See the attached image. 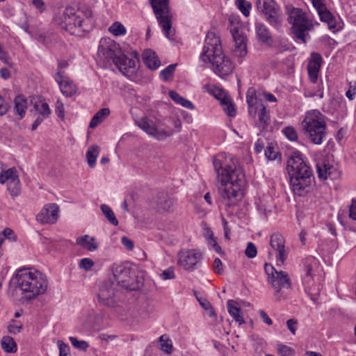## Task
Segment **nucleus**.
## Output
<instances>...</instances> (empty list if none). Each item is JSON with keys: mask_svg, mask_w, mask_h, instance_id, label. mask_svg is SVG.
I'll list each match as a JSON object with an SVG mask.
<instances>
[{"mask_svg": "<svg viewBox=\"0 0 356 356\" xmlns=\"http://www.w3.org/2000/svg\"><path fill=\"white\" fill-rule=\"evenodd\" d=\"M213 166L218 180L220 182L218 191L221 197L228 206L235 204L243 197L245 175L241 168L237 165L236 159L222 154L214 159Z\"/></svg>", "mask_w": 356, "mask_h": 356, "instance_id": "obj_1", "label": "nucleus"}, {"mask_svg": "<svg viewBox=\"0 0 356 356\" xmlns=\"http://www.w3.org/2000/svg\"><path fill=\"white\" fill-rule=\"evenodd\" d=\"M286 170L293 193L298 196L306 195L312 188L314 177L311 167L301 152L296 151L289 156Z\"/></svg>", "mask_w": 356, "mask_h": 356, "instance_id": "obj_2", "label": "nucleus"}, {"mask_svg": "<svg viewBox=\"0 0 356 356\" xmlns=\"http://www.w3.org/2000/svg\"><path fill=\"white\" fill-rule=\"evenodd\" d=\"M200 59L204 63H210L214 73L221 78L232 74L234 68L229 58L222 52L219 36L211 31L207 34Z\"/></svg>", "mask_w": 356, "mask_h": 356, "instance_id": "obj_3", "label": "nucleus"}, {"mask_svg": "<svg viewBox=\"0 0 356 356\" xmlns=\"http://www.w3.org/2000/svg\"><path fill=\"white\" fill-rule=\"evenodd\" d=\"M92 17V11L89 7L76 8L69 6L55 15L54 22L71 35H80L86 31Z\"/></svg>", "mask_w": 356, "mask_h": 356, "instance_id": "obj_4", "label": "nucleus"}, {"mask_svg": "<svg viewBox=\"0 0 356 356\" xmlns=\"http://www.w3.org/2000/svg\"><path fill=\"white\" fill-rule=\"evenodd\" d=\"M10 283L18 287L25 298L29 300L44 293L48 284L46 277L42 273L26 268L17 270L11 278Z\"/></svg>", "mask_w": 356, "mask_h": 356, "instance_id": "obj_5", "label": "nucleus"}, {"mask_svg": "<svg viewBox=\"0 0 356 356\" xmlns=\"http://www.w3.org/2000/svg\"><path fill=\"white\" fill-rule=\"evenodd\" d=\"M302 127L313 143L320 145L323 143L325 136L326 124L324 115L319 111L307 112Z\"/></svg>", "mask_w": 356, "mask_h": 356, "instance_id": "obj_6", "label": "nucleus"}, {"mask_svg": "<svg viewBox=\"0 0 356 356\" xmlns=\"http://www.w3.org/2000/svg\"><path fill=\"white\" fill-rule=\"evenodd\" d=\"M111 271L115 284L118 287L135 291L140 288V283L136 275L135 270L127 264H114Z\"/></svg>", "mask_w": 356, "mask_h": 356, "instance_id": "obj_7", "label": "nucleus"}, {"mask_svg": "<svg viewBox=\"0 0 356 356\" xmlns=\"http://www.w3.org/2000/svg\"><path fill=\"white\" fill-rule=\"evenodd\" d=\"M289 20L292 24L291 31L296 40L306 43L310 38L308 32L313 29L314 26L307 19L305 13L300 8H293L289 13Z\"/></svg>", "mask_w": 356, "mask_h": 356, "instance_id": "obj_8", "label": "nucleus"}, {"mask_svg": "<svg viewBox=\"0 0 356 356\" xmlns=\"http://www.w3.org/2000/svg\"><path fill=\"white\" fill-rule=\"evenodd\" d=\"M150 3L165 35L170 39L172 16L170 12L169 0H150Z\"/></svg>", "mask_w": 356, "mask_h": 356, "instance_id": "obj_9", "label": "nucleus"}, {"mask_svg": "<svg viewBox=\"0 0 356 356\" xmlns=\"http://www.w3.org/2000/svg\"><path fill=\"white\" fill-rule=\"evenodd\" d=\"M118 290L119 287L115 282L110 280L100 283L97 293L99 302L110 308H115L118 305Z\"/></svg>", "mask_w": 356, "mask_h": 356, "instance_id": "obj_10", "label": "nucleus"}, {"mask_svg": "<svg viewBox=\"0 0 356 356\" xmlns=\"http://www.w3.org/2000/svg\"><path fill=\"white\" fill-rule=\"evenodd\" d=\"M256 6L272 26L279 27L281 25L280 8L274 0H257Z\"/></svg>", "mask_w": 356, "mask_h": 356, "instance_id": "obj_11", "label": "nucleus"}, {"mask_svg": "<svg viewBox=\"0 0 356 356\" xmlns=\"http://www.w3.org/2000/svg\"><path fill=\"white\" fill-rule=\"evenodd\" d=\"M265 271L268 275V282L275 289V294L280 293L281 289H290L291 280L286 272L277 270L272 265L266 264Z\"/></svg>", "mask_w": 356, "mask_h": 356, "instance_id": "obj_12", "label": "nucleus"}, {"mask_svg": "<svg viewBox=\"0 0 356 356\" xmlns=\"http://www.w3.org/2000/svg\"><path fill=\"white\" fill-rule=\"evenodd\" d=\"M136 124L147 134L159 140H165L173 134L172 129L158 128L155 126L154 122L147 118H143L136 121Z\"/></svg>", "mask_w": 356, "mask_h": 356, "instance_id": "obj_13", "label": "nucleus"}, {"mask_svg": "<svg viewBox=\"0 0 356 356\" xmlns=\"http://www.w3.org/2000/svg\"><path fill=\"white\" fill-rule=\"evenodd\" d=\"M0 183L6 184L7 189L12 196H17L21 190L17 171L15 168L3 171L0 175Z\"/></svg>", "mask_w": 356, "mask_h": 356, "instance_id": "obj_14", "label": "nucleus"}, {"mask_svg": "<svg viewBox=\"0 0 356 356\" xmlns=\"http://www.w3.org/2000/svg\"><path fill=\"white\" fill-rule=\"evenodd\" d=\"M121 52L119 44L113 40L109 38L101 40L98 47L99 57L104 58L108 62L112 60L113 63L115 58H118Z\"/></svg>", "mask_w": 356, "mask_h": 356, "instance_id": "obj_15", "label": "nucleus"}, {"mask_svg": "<svg viewBox=\"0 0 356 356\" xmlns=\"http://www.w3.org/2000/svg\"><path fill=\"white\" fill-rule=\"evenodd\" d=\"M305 268V273L303 277V283L305 287V291H307L311 296H316L318 293L319 289H313L311 286L313 277L314 275V268L317 267V262L314 257H309L307 258L304 262Z\"/></svg>", "mask_w": 356, "mask_h": 356, "instance_id": "obj_16", "label": "nucleus"}, {"mask_svg": "<svg viewBox=\"0 0 356 356\" xmlns=\"http://www.w3.org/2000/svg\"><path fill=\"white\" fill-rule=\"evenodd\" d=\"M271 248L277 252L276 258L278 266L284 264L287 258L288 252L285 248V240L280 233H274L270 237Z\"/></svg>", "mask_w": 356, "mask_h": 356, "instance_id": "obj_17", "label": "nucleus"}, {"mask_svg": "<svg viewBox=\"0 0 356 356\" xmlns=\"http://www.w3.org/2000/svg\"><path fill=\"white\" fill-rule=\"evenodd\" d=\"M179 264L186 270H193L202 259V254L195 250L181 251L178 254Z\"/></svg>", "mask_w": 356, "mask_h": 356, "instance_id": "obj_18", "label": "nucleus"}, {"mask_svg": "<svg viewBox=\"0 0 356 356\" xmlns=\"http://www.w3.org/2000/svg\"><path fill=\"white\" fill-rule=\"evenodd\" d=\"M113 63L124 76H131L136 72V60L129 58L122 52L115 58Z\"/></svg>", "mask_w": 356, "mask_h": 356, "instance_id": "obj_19", "label": "nucleus"}, {"mask_svg": "<svg viewBox=\"0 0 356 356\" xmlns=\"http://www.w3.org/2000/svg\"><path fill=\"white\" fill-rule=\"evenodd\" d=\"M58 211L56 204H46L36 216V219L42 224H54L58 219Z\"/></svg>", "mask_w": 356, "mask_h": 356, "instance_id": "obj_20", "label": "nucleus"}, {"mask_svg": "<svg viewBox=\"0 0 356 356\" xmlns=\"http://www.w3.org/2000/svg\"><path fill=\"white\" fill-rule=\"evenodd\" d=\"M232 34L235 43L233 54L235 56L242 58L246 56L248 52L246 38L238 28H234L232 30Z\"/></svg>", "mask_w": 356, "mask_h": 356, "instance_id": "obj_21", "label": "nucleus"}, {"mask_svg": "<svg viewBox=\"0 0 356 356\" xmlns=\"http://www.w3.org/2000/svg\"><path fill=\"white\" fill-rule=\"evenodd\" d=\"M54 79L59 85L60 92L63 95L70 97L76 93V86L67 76L58 72L55 74Z\"/></svg>", "mask_w": 356, "mask_h": 356, "instance_id": "obj_22", "label": "nucleus"}, {"mask_svg": "<svg viewBox=\"0 0 356 356\" xmlns=\"http://www.w3.org/2000/svg\"><path fill=\"white\" fill-rule=\"evenodd\" d=\"M316 172L319 179L326 180L330 177L333 179L332 176L336 172V168L325 159L318 161L316 165Z\"/></svg>", "mask_w": 356, "mask_h": 356, "instance_id": "obj_23", "label": "nucleus"}, {"mask_svg": "<svg viewBox=\"0 0 356 356\" xmlns=\"http://www.w3.org/2000/svg\"><path fill=\"white\" fill-rule=\"evenodd\" d=\"M255 33L259 42L268 47L272 45L273 39L266 25L262 22H256Z\"/></svg>", "mask_w": 356, "mask_h": 356, "instance_id": "obj_24", "label": "nucleus"}, {"mask_svg": "<svg viewBox=\"0 0 356 356\" xmlns=\"http://www.w3.org/2000/svg\"><path fill=\"white\" fill-rule=\"evenodd\" d=\"M246 101L248 105L249 114L252 117H255L258 105L263 103L257 95L256 90L254 88H248L246 93Z\"/></svg>", "mask_w": 356, "mask_h": 356, "instance_id": "obj_25", "label": "nucleus"}, {"mask_svg": "<svg viewBox=\"0 0 356 356\" xmlns=\"http://www.w3.org/2000/svg\"><path fill=\"white\" fill-rule=\"evenodd\" d=\"M145 64L150 70H156L160 66V60L156 53L150 49H145L143 53Z\"/></svg>", "mask_w": 356, "mask_h": 356, "instance_id": "obj_26", "label": "nucleus"}, {"mask_svg": "<svg viewBox=\"0 0 356 356\" xmlns=\"http://www.w3.org/2000/svg\"><path fill=\"white\" fill-rule=\"evenodd\" d=\"M227 310L229 315L235 320L236 322L241 325L245 323L243 316L241 315V309L237 302L233 300L227 301Z\"/></svg>", "mask_w": 356, "mask_h": 356, "instance_id": "obj_27", "label": "nucleus"}, {"mask_svg": "<svg viewBox=\"0 0 356 356\" xmlns=\"http://www.w3.org/2000/svg\"><path fill=\"white\" fill-rule=\"evenodd\" d=\"M318 15L321 21L327 23L330 30L341 29V26L338 25V19L327 8L319 13Z\"/></svg>", "mask_w": 356, "mask_h": 356, "instance_id": "obj_28", "label": "nucleus"}, {"mask_svg": "<svg viewBox=\"0 0 356 356\" xmlns=\"http://www.w3.org/2000/svg\"><path fill=\"white\" fill-rule=\"evenodd\" d=\"M14 109L21 120L26 114L27 109V100L23 95H17L14 99Z\"/></svg>", "mask_w": 356, "mask_h": 356, "instance_id": "obj_29", "label": "nucleus"}, {"mask_svg": "<svg viewBox=\"0 0 356 356\" xmlns=\"http://www.w3.org/2000/svg\"><path fill=\"white\" fill-rule=\"evenodd\" d=\"M259 116V124L262 129H265L270 121L269 111H268L266 106L263 104H259L257 107V112Z\"/></svg>", "mask_w": 356, "mask_h": 356, "instance_id": "obj_30", "label": "nucleus"}, {"mask_svg": "<svg viewBox=\"0 0 356 356\" xmlns=\"http://www.w3.org/2000/svg\"><path fill=\"white\" fill-rule=\"evenodd\" d=\"M110 114V110L108 108H103L98 111L92 117L89 127L90 128L96 127L99 124L102 122Z\"/></svg>", "mask_w": 356, "mask_h": 356, "instance_id": "obj_31", "label": "nucleus"}, {"mask_svg": "<svg viewBox=\"0 0 356 356\" xmlns=\"http://www.w3.org/2000/svg\"><path fill=\"white\" fill-rule=\"evenodd\" d=\"M100 148L98 145L90 146L86 152V158L88 165L94 168L96 164V159L99 154Z\"/></svg>", "mask_w": 356, "mask_h": 356, "instance_id": "obj_32", "label": "nucleus"}, {"mask_svg": "<svg viewBox=\"0 0 356 356\" xmlns=\"http://www.w3.org/2000/svg\"><path fill=\"white\" fill-rule=\"evenodd\" d=\"M322 64V57L320 54L313 52L307 65V70L319 72Z\"/></svg>", "mask_w": 356, "mask_h": 356, "instance_id": "obj_33", "label": "nucleus"}, {"mask_svg": "<svg viewBox=\"0 0 356 356\" xmlns=\"http://www.w3.org/2000/svg\"><path fill=\"white\" fill-rule=\"evenodd\" d=\"M170 97L176 103L181 105L183 107L193 110L194 109V106L193 103L181 97L179 94H178L175 91H170L169 92Z\"/></svg>", "mask_w": 356, "mask_h": 356, "instance_id": "obj_34", "label": "nucleus"}, {"mask_svg": "<svg viewBox=\"0 0 356 356\" xmlns=\"http://www.w3.org/2000/svg\"><path fill=\"white\" fill-rule=\"evenodd\" d=\"M76 243L90 251H94L97 248V244L94 243V238H90L88 235L77 238Z\"/></svg>", "mask_w": 356, "mask_h": 356, "instance_id": "obj_35", "label": "nucleus"}, {"mask_svg": "<svg viewBox=\"0 0 356 356\" xmlns=\"http://www.w3.org/2000/svg\"><path fill=\"white\" fill-rule=\"evenodd\" d=\"M1 343L2 349L6 353H15L17 350V344L11 337H3Z\"/></svg>", "mask_w": 356, "mask_h": 356, "instance_id": "obj_36", "label": "nucleus"}, {"mask_svg": "<svg viewBox=\"0 0 356 356\" xmlns=\"http://www.w3.org/2000/svg\"><path fill=\"white\" fill-rule=\"evenodd\" d=\"M34 109L44 118H48L51 113V110L47 103L37 100L33 103Z\"/></svg>", "mask_w": 356, "mask_h": 356, "instance_id": "obj_37", "label": "nucleus"}, {"mask_svg": "<svg viewBox=\"0 0 356 356\" xmlns=\"http://www.w3.org/2000/svg\"><path fill=\"white\" fill-rule=\"evenodd\" d=\"M161 349L167 354H170L172 351L173 346L171 339L166 335H161L159 338Z\"/></svg>", "mask_w": 356, "mask_h": 356, "instance_id": "obj_38", "label": "nucleus"}, {"mask_svg": "<svg viewBox=\"0 0 356 356\" xmlns=\"http://www.w3.org/2000/svg\"><path fill=\"white\" fill-rule=\"evenodd\" d=\"M101 210L111 224L114 226H117L118 225V220H117L114 212L109 206L107 204H102Z\"/></svg>", "mask_w": 356, "mask_h": 356, "instance_id": "obj_39", "label": "nucleus"}, {"mask_svg": "<svg viewBox=\"0 0 356 356\" xmlns=\"http://www.w3.org/2000/svg\"><path fill=\"white\" fill-rule=\"evenodd\" d=\"M266 157L270 161L281 160V154L277 152L272 144H268L265 150Z\"/></svg>", "mask_w": 356, "mask_h": 356, "instance_id": "obj_40", "label": "nucleus"}, {"mask_svg": "<svg viewBox=\"0 0 356 356\" xmlns=\"http://www.w3.org/2000/svg\"><path fill=\"white\" fill-rule=\"evenodd\" d=\"M221 104L224 106L223 109L229 116L234 117L236 115V110L228 97H223Z\"/></svg>", "mask_w": 356, "mask_h": 356, "instance_id": "obj_41", "label": "nucleus"}, {"mask_svg": "<svg viewBox=\"0 0 356 356\" xmlns=\"http://www.w3.org/2000/svg\"><path fill=\"white\" fill-rule=\"evenodd\" d=\"M109 31L114 35L118 36L124 35L126 29L120 22H116L110 26Z\"/></svg>", "mask_w": 356, "mask_h": 356, "instance_id": "obj_42", "label": "nucleus"}, {"mask_svg": "<svg viewBox=\"0 0 356 356\" xmlns=\"http://www.w3.org/2000/svg\"><path fill=\"white\" fill-rule=\"evenodd\" d=\"M176 66V64H171L166 67L164 70H163L160 72L161 79L163 81H168V79H170L175 72Z\"/></svg>", "mask_w": 356, "mask_h": 356, "instance_id": "obj_43", "label": "nucleus"}, {"mask_svg": "<svg viewBox=\"0 0 356 356\" xmlns=\"http://www.w3.org/2000/svg\"><path fill=\"white\" fill-rule=\"evenodd\" d=\"M238 9L245 16L250 15V10L252 8V5L250 2L245 0H236Z\"/></svg>", "mask_w": 356, "mask_h": 356, "instance_id": "obj_44", "label": "nucleus"}, {"mask_svg": "<svg viewBox=\"0 0 356 356\" xmlns=\"http://www.w3.org/2000/svg\"><path fill=\"white\" fill-rule=\"evenodd\" d=\"M277 353L280 356H294L295 350L292 348L284 344L277 346Z\"/></svg>", "mask_w": 356, "mask_h": 356, "instance_id": "obj_45", "label": "nucleus"}, {"mask_svg": "<svg viewBox=\"0 0 356 356\" xmlns=\"http://www.w3.org/2000/svg\"><path fill=\"white\" fill-rule=\"evenodd\" d=\"M22 324L16 320H12L8 325V331L9 333L16 334L21 332Z\"/></svg>", "mask_w": 356, "mask_h": 356, "instance_id": "obj_46", "label": "nucleus"}, {"mask_svg": "<svg viewBox=\"0 0 356 356\" xmlns=\"http://www.w3.org/2000/svg\"><path fill=\"white\" fill-rule=\"evenodd\" d=\"M158 205L159 208L162 209L163 210L169 211L173 205V201L170 197L160 198L158 202Z\"/></svg>", "mask_w": 356, "mask_h": 356, "instance_id": "obj_47", "label": "nucleus"}, {"mask_svg": "<svg viewBox=\"0 0 356 356\" xmlns=\"http://www.w3.org/2000/svg\"><path fill=\"white\" fill-rule=\"evenodd\" d=\"M70 341L74 348H79L80 350H86L88 347V344L86 341H79L76 337H70Z\"/></svg>", "mask_w": 356, "mask_h": 356, "instance_id": "obj_48", "label": "nucleus"}, {"mask_svg": "<svg viewBox=\"0 0 356 356\" xmlns=\"http://www.w3.org/2000/svg\"><path fill=\"white\" fill-rule=\"evenodd\" d=\"M207 235L208 236L209 244L214 248L216 252H217L218 253L220 252L221 248L220 245H218L215 238L213 237V232H211V229H207Z\"/></svg>", "mask_w": 356, "mask_h": 356, "instance_id": "obj_49", "label": "nucleus"}, {"mask_svg": "<svg viewBox=\"0 0 356 356\" xmlns=\"http://www.w3.org/2000/svg\"><path fill=\"white\" fill-rule=\"evenodd\" d=\"M245 254L247 257L252 259L257 256V250L254 244L252 242L248 243Z\"/></svg>", "mask_w": 356, "mask_h": 356, "instance_id": "obj_50", "label": "nucleus"}, {"mask_svg": "<svg viewBox=\"0 0 356 356\" xmlns=\"http://www.w3.org/2000/svg\"><path fill=\"white\" fill-rule=\"evenodd\" d=\"M283 132L286 137L291 141H294L298 138L296 131L291 127L284 128Z\"/></svg>", "mask_w": 356, "mask_h": 356, "instance_id": "obj_51", "label": "nucleus"}, {"mask_svg": "<svg viewBox=\"0 0 356 356\" xmlns=\"http://www.w3.org/2000/svg\"><path fill=\"white\" fill-rule=\"evenodd\" d=\"M57 344L59 348V356H69V346L60 340L58 341Z\"/></svg>", "mask_w": 356, "mask_h": 356, "instance_id": "obj_52", "label": "nucleus"}, {"mask_svg": "<svg viewBox=\"0 0 356 356\" xmlns=\"http://www.w3.org/2000/svg\"><path fill=\"white\" fill-rule=\"evenodd\" d=\"M160 277L163 280L174 279L175 277L174 268L169 267L164 270L162 273H161Z\"/></svg>", "mask_w": 356, "mask_h": 356, "instance_id": "obj_53", "label": "nucleus"}, {"mask_svg": "<svg viewBox=\"0 0 356 356\" xmlns=\"http://www.w3.org/2000/svg\"><path fill=\"white\" fill-rule=\"evenodd\" d=\"M313 6L317 10L318 14L327 9V6L325 3V0H311Z\"/></svg>", "mask_w": 356, "mask_h": 356, "instance_id": "obj_54", "label": "nucleus"}, {"mask_svg": "<svg viewBox=\"0 0 356 356\" xmlns=\"http://www.w3.org/2000/svg\"><path fill=\"white\" fill-rule=\"evenodd\" d=\"M94 266V261L89 258L82 259L79 262V267L81 269L88 270Z\"/></svg>", "mask_w": 356, "mask_h": 356, "instance_id": "obj_55", "label": "nucleus"}, {"mask_svg": "<svg viewBox=\"0 0 356 356\" xmlns=\"http://www.w3.org/2000/svg\"><path fill=\"white\" fill-rule=\"evenodd\" d=\"M213 271L218 274L222 275L223 273V265L221 260L219 258H216L213 264Z\"/></svg>", "mask_w": 356, "mask_h": 356, "instance_id": "obj_56", "label": "nucleus"}, {"mask_svg": "<svg viewBox=\"0 0 356 356\" xmlns=\"http://www.w3.org/2000/svg\"><path fill=\"white\" fill-rule=\"evenodd\" d=\"M55 112L58 118L63 119L65 116L64 106L61 101L57 100Z\"/></svg>", "mask_w": 356, "mask_h": 356, "instance_id": "obj_57", "label": "nucleus"}, {"mask_svg": "<svg viewBox=\"0 0 356 356\" xmlns=\"http://www.w3.org/2000/svg\"><path fill=\"white\" fill-rule=\"evenodd\" d=\"M297 325L298 321L294 318H291L286 321V326L293 335L296 333Z\"/></svg>", "mask_w": 356, "mask_h": 356, "instance_id": "obj_58", "label": "nucleus"}, {"mask_svg": "<svg viewBox=\"0 0 356 356\" xmlns=\"http://www.w3.org/2000/svg\"><path fill=\"white\" fill-rule=\"evenodd\" d=\"M121 242L122 245L128 250H132L134 248V245L133 241L126 236H123L121 238Z\"/></svg>", "mask_w": 356, "mask_h": 356, "instance_id": "obj_59", "label": "nucleus"}, {"mask_svg": "<svg viewBox=\"0 0 356 356\" xmlns=\"http://www.w3.org/2000/svg\"><path fill=\"white\" fill-rule=\"evenodd\" d=\"M349 217L354 220H356V200H353L350 206L349 207Z\"/></svg>", "mask_w": 356, "mask_h": 356, "instance_id": "obj_60", "label": "nucleus"}, {"mask_svg": "<svg viewBox=\"0 0 356 356\" xmlns=\"http://www.w3.org/2000/svg\"><path fill=\"white\" fill-rule=\"evenodd\" d=\"M259 313L261 318L265 323H266L268 325H271L273 324V321L269 318L265 311L259 310Z\"/></svg>", "mask_w": 356, "mask_h": 356, "instance_id": "obj_61", "label": "nucleus"}, {"mask_svg": "<svg viewBox=\"0 0 356 356\" xmlns=\"http://www.w3.org/2000/svg\"><path fill=\"white\" fill-rule=\"evenodd\" d=\"M265 145L264 140L261 138H259L254 144V150L257 153L262 152Z\"/></svg>", "mask_w": 356, "mask_h": 356, "instance_id": "obj_62", "label": "nucleus"}, {"mask_svg": "<svg viewBox=\"0 0 356 356\" xmlns=\"http://www.w3.org/2000/svg\"><path fill=\"white\" fill-rule=\"evenodd\" d=\"M211 93H212L216 99L220 100L221 102L223 97H226L223 94V90L217 88L212 90Z\"/></svg>", "mask_w": 356, "mask_h": 356, "instance_id": "obj_63", "label": "nucleus"}, {"mask_svg": "<svg viewBox=\"0 0 356 356\" xmlns=\"http://www.w3.org/2000/svg\"><path fill=\"white\" fill-rule=\"evenodd\" d=\"M117 336L115 334H108L105 333H102L99 335V339L102 341H112L116 339Z\"/></svg>", "mask_w": 356, "mask_h": 356, "instance_id": "obj_64", "label": "nucleus"}]
</instances>
